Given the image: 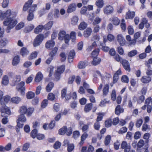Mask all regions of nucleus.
<instances>
[{
  "label": "nucleus",
  "mask_w": 152,
  "mask_h": 152,
  "mask_svg": "<svg viewBox=\"0 0 152 152\" xmlns=\"http://www.w3.org/2000/svg\"><path fill=\"white\" fill-rule=\"evenodd\" d=\"M17 14L15 12H12L11 10L8 9L5 12L0 10V19L5 20L3 22L4 26H7L6 31L7 33L15 27L18 23V21L15 18Z\"/></svg>",
  "instance_id": "1"
},
{
  "label": "nucleus",
  "mask_w": 152,
  "mask_h": 152,
  "mask_svg": "<svg viewBox=\"0 0 152 152\" xmlns=\"http://www.w3.org/2000/svg\"><path fill=\"white\" fill-rule=\"evenodd\" d=\"M34 110V108L30 107L27 108L25 106H23L20 108L19 112L22 114L18 116V118L16 121L17 125L15 126V129L17 133L19 132L20 129L23 127L24 125L23 123L25 122L26 120L24 114H26L27 116H30Z\"/></svg>",
  "instance_id": "2"
},
{
  "label": "nucleus",
  "mask_w": 152,
  "mask_h": 152,
  "mask_svg": "<svg viewBox=\"0 0 152 152\" xmlns=\"http://www.w3.org/2000/svg\"><path fill=\"white\" fill-rule=\"evenodd\" d=\"M33 2V0H28L26 1L23 6V10L24 11H26L29 8H30L28 11V12L33 13L35 10L37 8V4H34L31 6Z\"/></svg>",
  "instance_id": "3"
},
{
  "label": "nucleus",
  "mask_w": 152,
  "mask_h": 152,
  "mask_svg": "<svg viewBox=\"0 0 152 152\" xmlns=\"http://www.w3.org/2000/svg\"><path fill=\"white\" fill-rule=\"evenodd\" d=\"M49 34V32H47L45 34V35L42 34H38L34 40L33 43V46L36 47L39 45L43 39L48 36Z\"/></svg>",
  "instance_id": "4"
},
{
  "label": "nucleus",
  "mask_w": 152,
  "mask_h": 152,
  "mask_svg": "<svg viewBox=\"0 0 152 152\" xmlns=\"http://www.w3.org/2000/svg\"><path fill=\"white\" fill-rule=\"evenodd\" d=\"M73 129L72 127L68 128L66 126H64L58 130V134L61 135L66 134L67 136H70L72 134Z\"/></svg>",
  "instance_id": "5"
},
{
  "label": "nucleus",
  "mask_w": 152,
  "mask_h": 152,
  "mask_svg": "<svg viewBox=\"0 0 152 152\" xmlns=\"http://www.w3.org/2000/svg\"><path fill=\"white\" fill-rule=\"evenodd\" d=\"M58 50V48L56 47H55L53 48V49L51 50L48 53L49 57L46 60L45 63L47 64H49L51 61L55 57Z\"/></svg>",
  "instance_id": "6"
},
{
  "label": "nucleus",
  "mask_w": 152,
  "mask_h": 152,
  "mask_svg": "<svg viewBox=\"0 0 152 152\" xmlns=\"http://www.w3.org/2000/svg\"><path fill=\"white\" fill-rule=\"evenodd\" d=\"M67 88H63L61 91V97L62 99L65 98L66 100H68L71 99V93L67 94Z\"/></svg>",
  "instance_id": "7"
},
{
  "label": "nucleus",
  "mask_w": 152,
  "mask_h": 152,
  "mask_svg": "<svg viewBox=\"0 0 152 152\" xmlns=\"http://www.w3.org/2000/svg\"><path fill=\"white\" fill-rule=\"evenodd\" d=\"M145 104L147 105V110L148 113H150L152 109V99L151 97L147 98L145 100Z\"/></svg>",
  "instance_id": "8"
},
{
  "label": "nucleus",
  "mask_w": 152,
  "mask_h": 152,
  "mask_svg": "<svg viewBox=\"0 0 152 152\" xmlns=\"http://www.w3.org/2000/svg\"><path fill=\"white\" fill-rule=\"evenodd\" d=\"M0 112L1 114L4 113L3 115H6V117L10 115L11 112L10 109L6 106H2L0 108Z\"/></svg>",
  "instance_id": "9"
},
{
  "label": "nucleus",
  "mask_w": 152,
  "mask_h": 152,
  "mask_svg": "<svg viewBox=\"0 0 152 152\" xmlns=\"http://www.w3.org/2000/svg\"><path fill=\"white\" fill-rule=\"evenodd\" d=\"M121 148L124 149V152H129L131 149L130 144H128L125 141H123L121 145Z\"/></svg>",
  "instance_id": "10"
},
{
  "label": "nucleus",
  "mask_w": 152,
  "mask_h": 152,
  "mask_svg": "<svg viewBox=\"0 0 152 152\" xmlns=\"http://www.w3.org/2000/svg\"><path fill=\"white\" fill-rule=\"evenodd\" d=\"M124 69L126 71L130 72L131 71L130 64L129 61L125 59H123L121 63Z\"/></svg>",
  "instance_id": "11"
},
{
  "label": "nucleus",
  "mask_w": 152,
  "mask_h": 152,
  "mask_svg": "<svg viewBox=\"0 0 152 152\" xmlns=\"http://www.w3.org/2000/svg\"><path fill=\"white\" fill-rule=\"evenodd\" d=\"M55 43L53 40H50L48 41L45 44L46 48L48 50L53 49V48L55 45Z\"/></svg>",
  "instance_id": "12"
},
{
  "label": "nucleus",
  "mask_w": 152,
  "mask_h": 152,
  "mask_svg": "<svg viewBox=\"0 0 152 152\" xmlns=\"http://www.w3.org/2000/svg\"><path fill=\"white\" fill-rule=\"evenodd\" d=\"M113 8L112 6L108 5L104 8L103 12L104 14L109 15L113 12Z\"/></svg>",
  "instance_id": "13"
},
{
  "label": "nucleus",
  "mask_w": 152,
  "mask_h": 152,
  "mask_svg": "<svg viewBox=\"0 0 152 152\" xmlns=\"http://www.w3.org/2000/svg\"><path fill=\"white\" fill-rule=\"evenodd\" d=\"M117 39L120 46H123L125 44V40L122 34H118L117 36Z\"/></svg>",
  "instance_id": "14"
},
{
  "label": "nucleus",
  "mask_w": 152,
  "mask_h": 152,
  "mask_svg": "<svg viewBox=\"0 0 152 152\" xmlns=\"http://www.w3.org/2000/svg\"><path fill=\"white\" fill-rule=\"evenodd\" d=\"M77 7V5L75 3H72L70 4L68 6L67 10V12L69 13L75 11Z\"/></svg>",
  "instance_id": "15"
},
{
  "label": "nucleus",
  "mask_w": 152,
  "mask_h": 152,
  "mask_svg": "<svg viewBox=\"0 0 152 152\" xmlns=\"http://www.w3.org/2000/svg\"><path fill=\"white\" fill-rule=\"evenodd\" d=\"M24 85L25 83L23 81L21 82L18 84L19 88H18V90L22 94H23L24 93L25 90V87H24Z\"/></svg>",
  "instance_id": "16"
},
{
  "label": "nucleus",
  "mask_w": 152,
  "mask_h": 152,
  "mask_svg": "<svg viewBox=\"0 0 152 152\" xmlns=\"http://www.w3.org/2000/svg\"><path fill=\"white\" fill-rule=\"evenodd\" d=\"M75 55V51L72 50L69 52L68 56V60L69 63L73 61V60Z\"/></svg>",
  "instance_id": "17"
},
{
  "label": "nucleus",
  "mask_w": 152,
  "mask_h": 152,
  "mask_svg": "<svg viewBox=\"0 0 152 152\" xmlns=\"http://www.w3.org/2000/svg\"><path fill=\"white\" fill-rule=\"evenodd\" d=\"M135 12L134 11L131 12L130 10L128 11L126 14L125 19H132L134 17Z\"/></svg>",
  "instance_id": "18"
},
{
  "label": "nucleus",
  "mask_w": 152,
  "mask_h": 152,
  "mask_svg": "<svg viewBox=\"0 0 152 152\" xmlns=\"http://www.w3.org/2000/svg\"><path fill=\"white\" fill-rule=\"evenodd\" d=\"M10 97L8 95H7L4 96L1 99V104L2 105H5L10 100Z\"/></svg>",
  "instance_id": "19"
},
{
  "label": "nucleus",
  "mask_w": 152,
  "mask_h": 152,
  "mask_svg": "<svg viewBox=\"0 0 152 152\" xmlns=\"http://www.w3.org/2000/svg\"><path fill=\"white\" fill-rule=\"evenodd\" d=\"M142 83H148L151 80V77L149 76H144L142 77L140 79Z\"/></svg>",
  "instance_id": "20"
},
{
  "label": "nucleus",
  "mask_w": 152,
  "mask_h": 152,
  "mask_svg": "<svg viewBox=\"0 0 152 152\" xmlns=\"http://www.w3.org/2000/svg\"><path fill=\"white\" fill-rule=\"evenodd\" d=\"M124 112V109L121 107L120 105H118L116 107L115 109V114L119 115L121 113Z\"/></svg>",
  "instance_id": "21"
},
{
  "label": "nucleus",
  "mask_w": 152,
  "mask_h": 152,
  "mask_svg": "<svg viewBox=\"0 0 152 152\" xmlns=\"http://www.w3.org/2000/svg\"><path fill=\"white\" fill-rule=\"evenodd\" d=\"M126 39L129 42V44L130 45H135L137 42L135 39H133L132 40L131 37L129 35H127L126 36Z\"/></svg>",
  "instance_id": "22"
},
{
  "label": "nucleus",
  "mask_w": 152,
  "mask_h": 152,
  "mask_svg": "<svg viewBox=\"0 0 152 152\" xmlns=\"http://www.w3.org/2000/svg\"><path fill=\"white\" fill-rule=\"evenodd\" d=\"M48 100L53 101H56L57 99V96H56L55 95L52 93H49L47 96Z\"/></svg>",
  "instance_id": "23"
},
{
  "label": "nucleus",
  "mask_w": 152,
  "mask_h": 152,
  "mask_svg": "<svg viewBox=\"0 0 152 152\" xmlns=\"http://www.w3.org/2000/svg\"><path fill=\"white\" fill-rule=\"evenodd\" d=\"M29 53V51L26 47H23L20 50V54L23 57L27 56Z\"/></svg>",
  "instance_id": "24"
},
{
  "label": "nucleus",
  "mask_w": 152,
  "mask_h": 152,
  "mask_svg": "<svg viewBox=\"0 0 152 152\" xmlns=\"http://www.w3.org/2000/svg\"><path fill=\"white\" fill-rule=\"evenodd\" d=\"M109 86L108 84H105L103 89V95L104 96H106L109 92Z\"/></svg>",
  "instance_id": "25"
},
{
  "label": "nucleus",
  "mask_w": 152,
  "mask_h": 152,
  "mask_svg": "<svg viewBox=\"0 0 152 152\" xmlns=\"http://www.w3.org/2000/svg\"><path fill=\"white\" fill-rule=\"evenodd\" d=\"M93 60L91 62V64L94 66H96L99 64L101 62V59L99 57L92 58Z\"/></svg>",
  "instance_id": "26"
},
{
  "label": "nucleus",
  "mask_w": 152,
  "mask_h": 152,
  "mask_svg": "<svg viewBox=\"0 0 152 152\" xmlns=\"http://www.w3.org/2000/svg\"><path fill=\"white\" fill-rule=\"evenodd\" d=\"M69 37L70 39L72 42L75 43L76 42V33L74 31H71L70 34H69Z\"/></svg>",
  "instance_id": "27"
},
{
  "label": "nucleus",
  "mask_w": 152,
  "mask_h": 152,
  "mask_svg": "<svg viewBox=\"0 0 152 152\" xmlns=\"http://www.w3.org/2000/svg\"><path fill=\"white\" fill-rule=\"evenodd\" d=\"M93 104L92 103L87 104L85 106L84 111L86 113L89 112L92 108Z\"/></svg>",
  "instance_id": "28"
},
{
  "label": "nucleus",
  "mask_w": 152,
  "mask_h": 152,
  "mask_svg": "<svg viewBox=\"0 0 152 152\" xmlns=\"http://www.w3.org/2000/svg\"><path fill=\"white\" fill-rule=\"evenodd\" d=\"M92 30L91 28H88L84 31L83 36L85 37H88L91 34Z\"/></svg>",
  "instance_id": "29"
},
{
  "label": "nucleus",
  "mask_w": 152,
  "mask_h": 152,
  "mask_svg": "<svg viewBox=\"0 0 152 152\" xmlns=\"http://www.w3.org/2000/svg\"><path fill=\"white\" fill-rule=\"evenodd\" d=\"M43 75L41 72H39L36 75L34 79L35 82L38 83L40 82L42 79Z\"/></svg>",
  "instance_id": "30"
},
{
  "label": "nucleus",
  "mask_w": 152,
  "mask_h": 152,
  "mask_svg": "<svg viewBox=\"0 0 152 152\" xmlns=\"http://www.w3.org/2000/svg\"><path fill=\"white\" fill-rule=\"evenodd\" d=\"M43 29L44 28L43 25H39L35 28L34 31V33L36 34H38L42 32Z\"/></svg>",
  "instance_id": "31"
},
{
  "label": "nucleus",
  "mask_w": 152,
  "mask_h": 152,
  "mask_svg": "<svg viewBox=\"0 0 152 152\" xmlns=\"http://www.w3.org/2000/svg\"><path fill=\"white\" fill-rule=\"evenodd\" d=\"M87 65V62L86 61H80L77 65V67L79 69L84 68Z\"/></svg>",
  "instance_id": "32"
},
{
  "label": "nucleus",
  "mask_w": 152,
  "mask_h": 152,
  "mask_svg": "<svg viewBox=\"0 0 152 152\" xmlns=\"http://www.w3.org/2000/svg\"><path fill=\"white\" fill-rule=\"evenodd\" d=\"M66 32L64 31H60L58 34V39L59 40H62L66 36Z\"/></svg>",
  "instance_id": "33"
},
{
  "label": "nucleus",
  "mask_w": 152,
  "mask_h": 152,
  "mask_svg": "<svg viewBox=\"0 0 152 152\" xmlns=\"http://www.w3.org/2000/svg\"><path fill=\"white\" fill-rule=\"evenodd\" d=\"M38 54V52L37 51L33 52L28 57V59L31 60L36 58Z\"/></svg>",
  "instance_id": "34"
},
{
  "label": "nucleus",
  "mask_w": 152,
  "mask_h": 152,
  "mask_svg": "<svg viewBox=\"0 0 152 152\" xmlns=\"http://www.w3.org/2000/svg\"><path fill=\"white\" fill-rule=\"evenodd\" d=\"M111 21L113 25L118 26L120 23V20L117 17H113L111 19Z\"/></svg>",
  "instance_id": "35"
},
{
  "label": "nucleus",
  "mask_w": 152,
  "mask_h": 152,
  "mask_svg": "<svg viewBox=\"0 0 152 152\" xmlns=\"http://www.w3.org/2000/svg\"><path fill=\"white\" fill-rule=\"evenodd\" d=\"M20 59L19 56L17 55L14 57L12 61V64L13 66L17 65L19 62Z\"/></svg>",
  "instance_id": "36"
},
{
  "label": "nucleus",
  "mask_w": 152,
  "mask_h": 152,
  "mask_svg": "<svg viewBox=\"0 0 152 152\" xmlns=\"http://www.w3.org/2000/svg\"><path fill=\"white\" fill-rule=\"evenodd\" d=\"M54 86V83L53 82H49L46 87V91L47 92H50Z\"/></svg>",
  "instance_id": "37"
},
{
  "label": "nucleus",
  "mask_w": 152,
  "mask_h": 152,
  "mask_svg": "<svg viewBox=\"0 0 152 152\" xmlns=\"http://www.w3.org/2000/svg\"><path fill=\"white\" fill-rule=\"evenodd\" d=\"M112 124V121L111 118H109L106 120L104 122V125L105 127L109 128L111 127Z\"/></svg>",
  "instance_id": "38"
},
{
  "label": "nucleus",
  "mask_w": 152,
  "mask_h": 152,
  "mask_svg": "<svg viewBox=\"0 0 152 152\" xmlns=\"http://www.w3.org/2000/svg\"><path fill=\"white\" fill-rule=\"evenodd\" d=\"M53 24V21H49L46 24L43 26L44 29L46 30H48L51 28Z\"/></svg>",
  "instance_id": "39"
},
{
  "label": "nucleus",
  "mask_w": 152,
  "mask_h": 152,
  "mask_svg": "<svg viewBox=\"0 0 152 152\" xmlns=\"http://www.w3.org/2000/svg\"><path fill=\"white\" fill-rule=\"evenodd\" d=\"M72 138L75 140H77L80 136V133L78 130H75L72 132Z\"/></svg>",
  "instance_id": "40"
},
{
  "label": "nucleus",
  "mask_w": 152,
  "mask_h": 152,
  "mask_svg": "<svg viewBox=\"0 0 152 152\" xmlns=\"http://www.w3.org/2000/svg\"><path fill=\"white\" fill-rule=\"evenodd\" d=\"M100 50L99 48L95 49L91 53V56L92 58L97 57L99 53Z\"/></svg>",
  "instance_id": "41"
},
{
  "label": "nucleus",
  "mask_w": 152,
  "mask_h": 152,
  "mask_svg": "<svg viewBox=\"0 0 152 152\" xmlns=\"http://www.w3.org/2000/svg\"><path fill=\"white\" fill-rule=\"evenodd\" d=\"M87 26V24L84 22L80 23L78 28L80 30H83L85 29Z\"/></svg>",
  "instance_id": "42"
},
{
  "label": "nucleus",
  "mask_w": 152,
  "mask_h": 152,
  "mask_svg": "<svg viewBox=\"0 0 152 152\" xmlns=\"http://www.w3.org/2000/svg\"><path fill=\"white\" fill-rule=\"evenodd\" d=\"M95 4L98 8H102L104 5V2L103 0H98L96 1Z\"/></svg>",
  "instance_id": "43"
},
{
  "label": "nucleus",
  "mask_w": 152,
  "mask_h": 152,
  "mask_svg": "<svg viewBox=\"0 0 152 152\" xmlns=\"http://www.w3.org/2000/svg\"><path fill=\"white\" fill-rule=\"evenodd\" d=\"M65 70V65H62L57 68V70L56 72L61 74L64 72Z\"/></svg>",
  "instance_id": "44"
},
{
  "label": "nucleus",
  "mask_w": 152,
  "mask_h": 152,
  "mask_svg": "<svg viewBox=\"0 0 152 152\" xmlns=\"http://www.w3.org/2000/svg\"><path fill=\"white\" fill-rule=\"evenodd\" d=\"M9 83L8 77L7 76L4 75L3 77L1 83L4 85H7Z\"/></svg>",
  "instance_id": "45"
},
{
  "label": "nucleus",
  "mask_w": 152,
  "mask_h": 152,
  "mask_svg": "<svg viewBox=\"0 0 152 152\" xmlns=\"http://www.w3.org/2000/svg\"><path fill=\"white\" fill-rule=\"evenodd\" d=\"M78 19V18L77 16H74L72 18L71 23L73 25H77V23Z\"/></svg>",
  "instance_id": "46"
},
{
  "label": "nucleus",
  "mask_w": 152,
  "mask_h": 152,
  "mask_svg": "<svg viewBox=\"0 0 152 152\" xmlns=\"http://www.w3.org/2000/svg\"><path fill=\"white\" fill-rule=\"evenodd\" d=\"M111 137L110 135H108L105 137L104 140V144L105 145H108L110 143Z\"/></svg>",
  "instance_id": "47"
},
{
  "label": "nucleus",
  "mask_w": 152,
  "mask_h": 152,
  "mask_svg": "<svg viewBox=\"0 0 152 152\" xmlns=\"http://www.w3.org/2000/svg\"><path fill=\"white\" fill-rule=\"evenodd\" d=\"M8 42L7 40L6 39H2L0 40V47L3 48L6 46Z\"/></svg>",
  "instance_id": "48"
},
{
  "label": "nucleus",
  "mask_w": 152,
  "mask_h": 152,
  "mask_svg": "<svg viewBox=\"0 0 152 152\" xmlns=\"http://www.w3.org/2000/svg\"><path fill=\"white\" fill-rule=\"evenodd\" d=\"M21 99L18 97H15L12 98L11 99V101L13 103L18 104L20 101Z\"/></svg>",
  "instance_id": "49"
},
{
  "label": "nucleus",
  "mask_w": 152,
  "mask_h": 152,
  "mask_svg": "<svg viewBox=\"0 0 152 152\" xmlns=\"http://www.w3.org/2000/svg\"><path fill=\"white\" fill-rule=\"evenodd\" d=\"M101 18H99V17H96L93 21L92 24L93 26L98 25L101 22Z\"/></svg>",
  "instance_id": "50"
},
{
  "label": "nucleus",
  "mask_w": 152,
  "mask_h": 152,
  "mask_svg": "<svg viewBox=\"0 0 152 152\" xmlns=\"http://www.w3.org/2000/svg\"><path fill=\"white\" fill-rule=\"evenodd\" d=\"M48 103V100L47 99H44L43 100L41 104V107L42 108H45Z\"/></svg>",
  "instance_id": "51"
},
{
  "label": "nucleus",
  "mask_w": 152,
  "mask_h": 152,
  "mask_svg": "<svg viewBox=\"0 0 152 152\" xmlns=\"http://www.w3.org/2000/svg\"><path fill=\"white\" fill-rule=\"evenodd\" d=\"M59 56L61 58L60 60L61 62H64L66 61V56L64 52H61L59 55Z\"/></svg>",
  "instance_id": "52"
},
{
  "label": "nucleus",
  "mask_w": 152,
  "mask_h": 152,
  "mask_svg": "<svg viewBox=\"0 0 152 152\" xmlns=\"http://www.w3.org/2000/svg\"><path fill=\"white\" fill-rule=\"evenodd\" d=\"M137 50H134L129 52L128 53V56L129 57H132L137 55Z\"/></svg>",
  "instance_id": "53"
},
{
  "label": "nucleus",
  "mask_w": 152,
  "mask_h": 152,
  "mask_svg": "<svg viewBox=\"0 0 152 152\" xmlns=\"http://www.w3.org/2000/svg\"><path fill=\"white\" fill-rule=\"evenodd\" d=\"M38 131L36 129H34L31 132L30 135L33 139L36 137L37 135V134Z\"/></svg>",
  "instance_id": "54"
},
{
  "label": "nucleus",
  "mask_w": 152,
  "mask_h": 152,
  "mask_svg": "<svg viewBox=\"0 0 152 152\" xmlns=\"http://www.w3.org/2000/svg\"><path fill=\"white\" fill-rule=\"evenodd\" d=\"M143 123V120L141 118L137 120L135 123V125L137 128H140L142 125Z\"/></svg>",
  "instance_id": "55"
},
{
  "label": "nucleus",
  "mask_w": 152,
  "mask_h": 152,
  "mask_svg": "<svg viewBox=\"0 0 152 152\" xmlns=\"http://www.w3.org/2000/svg\"><path fill=\"white\" fill-rule=\"evenodd\" d=\"M29 147V143L28 142H26L23 144L21 150L23 152L26 151L28 150Z\"/></svg>",
  "instance_id": "56"
},
{
  "label": "nucleus",
  "mask_w": 152,
  "mask_h": 152,
  "mask_svg": "<svg viewBox=\"0 0 152 152\" xmlns=\"http://www.w3.org/2000/svg\"><path fill=\"white\" fill-rule=\"evenodd\" d=\"M121 81L123 82L126 83H128L129 82V79L127 75H124L122 76L121 78Z\"/></svg>",
  "instance_id": "57"
},
{
  "label": "nucleus",
  "mask_w": 152,
  "mask_h": 152,
  "mask_svg": "<svg viewBox=\"0 0 152 152\" xmlns=\"http://www.w3.org/2000/svg\"><path fill=\"white\" fill-rule=\"evenodd\" d=\"M75 78V76L72 75L70 76L68 80L67 83L69 84H71L73 83Z\"/></svg>",
  "instance_id": "58"
},
{
  "label": "nucleus",
  "mask_w": 152,
  "mask_h": 152,
  "mask_svg": "<svg viewBox=\"0 0 152 152\" xmlns=\"http://www.w3.org/2000/svg\"><path fill=\"white\" fill-rule=\"evenodd\" d=\"M34 93L32 91H29L26 94L27 98L29 99L33 98L34 97Z\"/></svg>",
  "instance_id": "59"
},
{
  "label": "nucleus",
  "mask_w": 152,
  "mask_h": 152,
  "mask_svg": "<svg viewBox=\"0 0 152 152\" xmlns=\"http://www.w3.org/2000/svg\"><path fill=\"white\" fill-rule=\"evenodd\" d=\"M127 130V128L126 126L123 127L121 128L118 131L119 134H122L126 132Z\"/></svg>",
  "instance_id": "60"
},
{
  "label": "nucleus",
  "mask_w": 152,
  "mask_h": 152,
  "mask_svg": "<svg viewBox=\"0 0 152 152\" xmlns=\"http://www.w3.org/2000/svg\"><path fill=\"white\" fill-rule=\"evenodd\" d=\"M110 103V101H107L106 99H104L103 100H102L100 102L99 106L101 107H104L105 106L106 104Z\"/></svg>",
  "instance_id": "61"
},
{
  "label": "nucleus",
  "mask_w": 152,
  "mask_h": 152,
  "mask_svg": "<svg viewBox=\"0 0 152 152\" xmlns=\"http://www.w3.org/2000/svg\"><path fill=\"white\" fill-rule=\"evenodd\" d=\"M56 122L54 120H52L48 125V128L50 129H53L55 126Z\"/></svg>",
  "instance_id": "62"
},
{
  "label": "nucleus",
  "mask_w": 152,
  "mask_h": 152,
  "mask_svg": "<svg viewBox=\"0 0 152 152\" xmlns=\"http://www.w3.org/2000/svg\"><path fill=\"white\" fill-rule=\"evenodd\" d=\"M145 97L143 95H142L139 97L137 99V102L138 104H140L142 103L144 101Z\"/></svg>",
  "instance_id": "63"
},
{
  "label": "nucleus",
  "mask_w": 152,
  "mask_h": 152,
  "mask_svg": "<svg viewBox=\"0 0 152 152\" xmlns=\"http://www.w3.org/2000/svg\"><path fill=\"white\" fill-rule=\"evenodd\" d=\"M61 145V143L58 141H56L53 145V148L55 149L59 148Z\"/></svg>",
  "instance_id": "64"
}]
</instances>
